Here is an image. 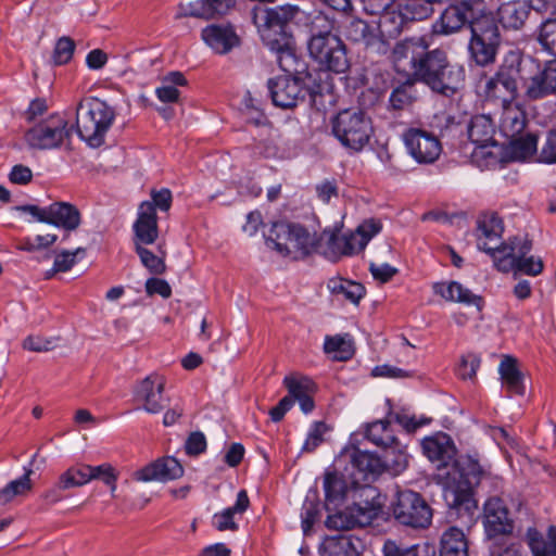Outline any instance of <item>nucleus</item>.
Returning <instances> with one entry per match:
<instances>
[{"mask_svg": "<svg viewBox=\"0 0 556 556\" xmlns=\"http://www.w3.org/2000/svg\"><path fill=\"white\" fill-rule=\"evenodd\" d=\"M465 26L471 31L468 49L472 60L481 66L493 63L501 35L495 17L486 12L484 0H463L447 7L433 29L437 34L450 35Z\"/></svg>", "mask_w": 556, "mask_h": 556, "instance_id": "f257e3e1", "label": "nucleus"}, {"mask_svg": "<svg viewBox=\"0 0 556 556\" xmlns=\"http://www.w3.org/2000/svg\"><path fill=\"white\" fill-rule=\"evenodd\" d=\"M393 55L397 66L401 62L407 61L416 80L443 96H453L465 80L464 67L450 63L445 51L429 50V45L422 37H414L396 43Z\"/></svg>", "mask_w": 556, "mask_h": 556, "instance_id": "f03ea898", "label": "nucleus"}, {"mask_svg": "<svg viewBox=\"0 0 556 556\" xmlns=\"http://www.w3.org/2000/svg\"><path fill=\"white\" fill-rule=\"evenodd\" d=\"M299 13V7L294 4L253 10V22L264 45L276 54L279 67L286 73L299 72L295 42L290 30V24Z\"/></svg>", "mask_w": 556, "mask_h": 556, "instance_id": "7ed1b4c3", "label": "nucleus"}, {"mask_svg": "<svg viewBox=\"0 0 556 556\" xmlns=\"http://www.w3.org/2000/svg\"><path fill=\"white\" fill-rule=\"evenodd\" d=\"M442 477L446 484L445 502L457 513L471 514L477 508L473 498L476 486L480 485L482 490L497 495L504 485L501 477L484 471L479 462L471 456H465L450 476L446 473Z\"/></svg>", "mask_w": 556, "mask_h": 556, "instance_id": "20e7f679", "label": "nucleus"}, {"mask_svg": "<svg viewBox=\"0 0 556 556\" xmlns=\"http://www.w3.org/2000/svg\"><path fill=\"white\" fill-rule=\"evenodd\" d=\"M333 27V20L318 13L312 21L308 52L326 70L344 73L350 66L346 47L341 38L332 33Z\"/></svg>", "mask_w": 556, "mask_h": 556, "instance_id": "39448f33", "label": "nucleus"}, {"mask_svg": "<svg viewBox=\"0 0 556 556\" xmlns=\"http://www.w3.org/2000/svg\"><path fill=\"white\" fill-rule=\"evenodd\" d=\"M115 118L114 110L98 98L83 100L76 109V131L92 148L104 142V137Z\"/></svg>", "mask_w": 556, "mask_h": 556, "instance_id": "423d86ee", "label": "nucleus"}, {"mask_svg": "<svg viewBox=\"0 0 556 556\" xmlns=\"http://www.w3.org/2000/svg\"><path fill=\"white\" fill-rule=\"evenodd\" d=\"M267 241L283 256L293 260L308 256L319 249V239L299 224L275 223L269 230Z\"/></svg>", "mask_w": 556, "mask_h": 556, "instance_id": "0eeeda50", "label": "nucleus"}, {"mask_svg": "<svg viewBox=\"0 0 556 556\" xmlns=\"http://www.w3.org/2000/svg\"><path fill=\"white\" fill-rule=\"evenodd\" d=\"M332 134L346 149L359 152L374 132L371 119L358 109L340 111L331 121Z\"/></svg>", "mask_w": 556, "mask_h": 556, "instance_id": "6e6552de", "label": "nucleus"}, {"mask_svg": "<svg viewBox=\"0 0 556 556\" xmlns=\"http://www.w3.org/2000/svg\"><path fill=\"white\" fill-rule=\"evenodd\" d=\"M364 503H355L344 510L329 515L325 521L329 530L348 531L356 527L369 526L382 511L383 501L376 489L364 490Z\"/></svg>", "mask_w": 556, "mask_h": 556, "instance_id": "1a4fd4ad", "label": "nucleus"}, {"mask_svg": "<svg viewBox=\"0 0 556 556\" xmlns=\"http://www.w3.org/2000/svg\"><path fill=\"white\" fill-rule=\"evenodd\" d=\"M394 519L412 529H426L432 521V509L425 498L412 490H397L391 503Z\"/></svg>", "mask_w": 556, "mask_h": 556, "instance_id": "9d476101", "label": "nucleus"}, {"mask_svg": "<svg viewBox=\"0 0 556 556\" xmlns=\"http://www.w3.org/2000/svg\"><path fill=\"white\" fill-rule=\"evenodd\" d=\"M519 76L516 59L500 66L494 76L480 81L478 89L489 101L500 102L502 106L513 103L517 96V78Z\"/></svg>", "mask_w": 556, "mask_h": 556, "instance_id": "9b49d317", "label": "nucleus"}, {"mask_svg": "<svg viewBox=\"0 0 556 556\" xmlns=\"http://www.w3.org/2000/svg\"><path fill=\"white\" fill-rule=\"evenodd\" d=\"M381 223L376 219L363 222L354 232L337 236L331 233L328 240V251L324 253L332 261L342 255H353L365 249L372 237L381 231Z\"/></svg>", "mask_w": 556, "mask_h": 556, "instance_id": "f8f14e48", "label": "nucleus"}, {"mask_svg": "<svg viewBox=\"0 0 556 556\" xmlns=\"http://www.w3.org/2000/svg\"><path fill=\"white\" fill-rule=\"evenodd\" d=\"M424 455L437 467V478L443 486L445 497L446 484L444 475H451L454 468L465 458L455 459L456 448L451 438L445 433L428 437L421 442Z\"/></svg>", "mask_w": 556, "mask_h": 556, "instance_id": "ddd939ff", "label": "nucleus"}, {"mask_svg": "<svg viewBox=\"0 0 556 556\" xmlns=\"http://www.w3.org/2000/svg\"><path fill=\"white\" fill-rule=\"evenodd\" d=\"M70 134L67 121L61 115L54 114L27 130L25 139L29 147L46 150L60 147Z\"/></svg>", "mask_w": 556, "mask_h": 556, "instance_id": "4468645a", "label": "nucleus"}, {"mask_svg": "<svg viewBox=\"0 0 556 556\" xmlns=\"http://www.w3.org/2000/svg\"><path fill=\"white\" fill-rule=\"evenodd\" d=\"M166 380L163 376L152 372L137 382L134 388V400L139 408L148 414L161 413L168 403L164 395Z\"/></svg>", "mask_w": 556, "mask_h": 556, "instance_id": "2eb2a0df", "label": "nucleus"}, {"mask_svg": "<svg viewBox=\"0 0 556 556\" xmlns=\"http://www.w3.org/2000/svg\"><path fill=\"white\" fill-rule=\"evenodd\" d=\"M403 141L408 154L419 164L434 163L442 152L440 140L422 129L406 130L403 134Z\"/></svg>", "mask_w": 556, "mask_h": 556, "instance_id": "dca6fc26", "label": "nucleus"}, {"mask_svg": "<svg viewBox=\"0 0 556 556\" xmlns=\"http://www.w3.org/2000/svg\"><path fill=\"white\" fill-rule=\"evenodd\" d=\"M268 89L276 106L292 109L304 101L307 89L302 81L289 75L278 76L268 81Z\"/></svg>", "mask_w": 556, "mask_h": 556, "instance_id": "f3484780", "label": "nucleus"}, {"mask_svg": "<svg viewBox=\"0 0 556 556\" xmlns=\"http://www.w3.org/2000/svg\"><path fill=\"white\" fill-rule=\"evenodd\" d=\"M483 525L490 538L511 532L513 521L509 511L498 495H492L485 501Z\"/></svg>", "mask_w": 556, "mask_h": 556, "instance_id": "a211bd4d", "label": "nucleus"}, {"mask_svg": "<svg viewBox=\"0 0 556 556\" xmlns=\"http://www.w3.org/2000/svg\"><path fill=\"white\" fill-rule=\"evenodd\" d=\"M201 38L216 54H227L240 46V37L230 24H210L201 31Z\"/></svg>", "mask_w": 556, "mask_h": 556, "instance_id": "6ab92c4d", "label": "nucleus"}, {"mask_svg": "<svg viewBox=\"0 0 556 556\" xmlns=\"http://www.w3.org/2000/svg\"><path fill=\"white\" fill-rule=\"evenodd\" d=\"M343 34L348 40L362 43L366 49L378 53L386 51V43L378 28L369 26L361 18H350L344 25Z\"/></svg>", "mask_w": 556, "mask_h": 556, "instance_id": "aec40b11", "label": "nucleus"}, {"mask_svg": "<svg viewBox=\"0 0 556 556\" xmlns=\"http://www.w3.org/2000/svg\"><path fill=\"white\" fill-rule=\"evenodd\" d=\"M184 475V467L172 456L160 458L135 472L138 481H169Z\"/></svg>", "mask_w": 556, "mask_h": 556, "instance_id": "412c9836", "label": "nucleus"}, {"mask_svg": "<svg viewBox=\"0 0 556 556\" xmlns=\"http://www.w3.org/2000/svg\"><path fill=\"white\" fill-rule=\"evenodd\" d=\"M134 242L139 244H153L159 237L157 216L150 202H142L138 207V216L134 223Z\"/></svg>", "mask_w": 556, "mask_h": 556, "instance_id": "4be33fe9", "label": "nucleus"}, {"mask_svg": "<svg viewBox=\"0 0 556 556\" xmlns=\"http://www.w3.org/2000/svg\"><path fill=\"white\" fill-rule=\"evenodd\" d=\"M504 231L502 219L495 213H486L478 219V248L484 252L497 250Z\"/></svg>", "mask_w": 556, "mask_h": 556, "instance_id": "5701e85b", "label": "nucleus"}, {"mask_svg": "<svg viewBox=\"0 0 556 556\" xmlns=\"http://www.w3.org/2000/svg\"><path fill=\"white\" fill-rule=\"evenodd\" d=\"M549 94H556V59L546 62L544 68L531 77L526 87V96L530 100Z\"/></svg>", "mask_w": 556, "mask_h": 556, "instance_id": "b1692460", "label": "nucleus"}, {"mask_svg": "<svg viewBox=\"0 0 556 556\" xmlns=\"http://www.w3.org/2000/svg\"><path fill=\"white\" fill-rule=\"evenodd\" d=\"M432 289L435 294L442 296L445 301L473 305L479 311L482 308V298L457 281L435 282Z\"/></svg>", "mask_w": 556, "mask_h": 556, "instance_id": "393cba45", "label": "nucleus"}, {"mask_svg": "<svg viewBox=\"0 0 556 556\" xmlns=\"http://www.w3.org/2000/svg\"><path fill=\"white\" fill-rule=\"evenodd\" d=\"M250 506V500L245 490L237 494L235 504L213 515L212 525L217 531H237L238 523L235 520L236 515H243Z\"/></svg>", "mask_w": 556, "mask_h": 556, "instance_id": "a878e982", "label": "nucleus"}, {"mask_svg": "<svg viewBox=\"0 0 556 556\" xmlns=\"http://www.w3.org/2000/svg\"><path fill=\"white\" fill-rule=\"evenodd\" d=\"M498 372L502 383L510 395H523L525 384L523 376L518 368L517 359L505 355L500 363Z\"/></svg>", "mask_w": 556, "mask_h": 556, "instance_id": "bb28decb", "label": "nucleus"}, {"mask_svg": "<svg viewBox=\"0 0 556 556\" xmlns=\"http://www.w3.org/2000/svg\"><path fill=\"white\" fill-rule=\"evenodd\" d=\"M530 13V5L526 0H514L502 3L497 10L498 21L505 28H520Z\"/></svg>", "mask_w": 556, "mask_h": 556, "instance_id": "cd10ccee", "label": "nucleus"}, {"mask_svg": "<svg viewBox=\"0 0 556 556\" xmlns=\"http://www.w3.org/2000/svg\"><path fill=\"white\" fill-rule=\"evenodd\" d=\"M500 117V131L509 139L522 134L526 127V113L517 104L509 103L502 106Z\"/></svg>", "mask_w": 556, "mask_h": 556, "instance_id": "c85d7f7f", "label": "nucleus"}, {"mask_svg": "<svg viewBox=\"0 0 556 556\" xmlns=\"http://www.w3.org/2000/svg\"><path fill=\"white\" fill-rule=\"evenodd\" d=\"M50 224L68 231L80 225V213L76 206L67 202H55L49 205Z\"/></svg>", "mask_w": 556, "mask_h": 556, "instance_id": "c756f323", "label": "nucleus"}, {"mask_svg": "<svg viewBox=\"0 0 556 556\" xmlns=\"http://www.w3.org/2000/svg\"><path fill=\"white\" fill-rule=\"evenodd\" d=\"M528 545L532 556H556V527L551 526L546 535L540 533L535 528L527 531Z\"/></svg>", "mask_w": 556, "mask_h": 556, "instance_id": "7c9ffc66", "label": "nucleus"}, {"mask_svg": "<svg viewBox=\"0 0 556 556\" xmlns=\"http://www.w3.org/2000/svg\"><path fill=\"white\" fill-rule=\"evenodd\" d=\"M468 138L477 147L493 144L494 125L490 116L481 114L473 116L468 125Z\"/></svg>", "mask_w": 556, "mask_h": 556, "instance_id": "2f4dec72", "label": "nucleus"}, {"mask_svg": "<svg viewBox=\"0 0 556 556\" xmlns=\"http://www.w3.org/2000/svg\"><path fill=\"white\" fill-rule=\"evenodd\" d=\"M351 466L359 475V479L367 480L369 476L383 472L381 457L361 450H354L351 454Z\"/></svg>", "mask_w": 556, "mask_h": 556, "instance_id": "473e14b6", "label": "nucleus"}, {"mask_svg": "<svg viewBox=\"0 0 556 556\" xmlns=\"http://www.w3.org/2000/svg\"><path fill=\"white\" fill-rule=\"evenodd\" d=\"M440 556H468V542L462 529L450 527L442 533Z\"/></svg>", "mask_w": 556, "mask_h": 556, "instance_id": "72a5a7b5", "label": "nucleus"}, {"mask_svg": "<svg viewBox=\"0 0 556 556\" xmlns=\"http://www.w3.org/2000/svg\"><path fill=\"white\" fill-rule=\"evenodd\" d=\"M381 460L383 464V472L395 477L407 468L408 455L405 447L395 441L393 445L384 447Z\"/></svg>", "mask_w": 556, "mask_h": 556, "instance_id": "f704fd0d", "label": "nucleus"}, {"mask_svg": "<svg viewBox=\"0 0 556 556\" xmlns=\"http://www.w3.org/2000/svg\"><path fill=\"white\" fill-rule=\"evenodd\" d=\"M328 289L333 295L341 296L353 304H358L365 295V288L361 283L342 278L330 279Z\"/></svg>", "mask_w": 556, "mask_h": 556, "instance_id": "c9c22d12", "label": "nucleus"}, {"mask_svg": "<svg viewBox=\"0 0 556 556\" xmlns=\"http://www.w3.org/2000/svg\"><path fill=\"white\" fill-rule=\"evenodd\" d=\"M383 556H435V551L427 543L403 546L396 541L387 540L382 546Z\"/></svg>", "mask_w": 556, "mask_h": 556, "instance_id": "e433bc0d", "label": "nucleus"}, {"mask_svg": "<svg viewBox=\"0 0 556 556\" xmlns=\"http://www.w3.org/2000/svg\"><path fill=\"white\" fill-rule=\"evenodd\" d=\"M390 424L389 418L369 424L366 428V438L371 443L383 448L393 445L397 440Z\"/></svg>", "mask_w": 556, "mask_h": 556, "instance_id": "4c0bfd02", "label": "nucleus"}, {"mask_svg": "<svg viewBox=\"0 0 556 556\" xmlns=\"http://www.w3.org/2000/svg\"><path fill=\"white\" fill-rule=\"evenodd\" d=\"M323 556H357V547L351 536L338 534L325 540Z\"/></svg>", "mask_w": 556, "mask_h": 556, "instance_id": "58836bf2", "label": "nucleus"}, {"mask_svg": "<svg viewBox=\"0 0 556 556\" xmlns=\"http://www.w3.org/2000/svg\"><path fill=\"white\" fill-rule=\"evenodd\" d=\"M31 468H25V472L18 479L9 482L3 489L0 490V504L4 505L11 502L16 496L25 495L31 490L30 476L33 475Z\"/></svg>", "mask_w": 556, "mask_h": 556, "instance_id": "ea45409f", "label": "nucleus"}, {"mask_svg": "<svg viewBox=\"0 0 556 556\" xmlns=\"http://www.w3.org/2000/svg\"><path fill=\"white\" fill-rule=\"evenodd\" d=\"M488 253L492 255L498 270L504 273L517 271L518 256L516 247L505 243L498 245L497 250Z\"/></svg>", "mask_w": 556, "mask_h": 556, "instance_id": "a19ab883", "label": "nucleus"}, {"mask_svg": "<svg viewBox=\"0 0 556 556\" xmlns=\"http://www.w3.org/2000/svg\"><path fill=\"white\" fill-rule=\"evenodd\" d=\"M508 140L511 155L517 160H526L536 152L538 138L533 134H527L525 136L521 134Z\"/></svg>", "mask_w": 556, "mask_h": 556, "instance_id": "79ce46f5", "label": "nucleus"}, {"mask_svg": "<svg viewBox=\"0 0 556 556\" xmlns=\"http://www.w3.org/2000/svg\"><path fill=\"white\" fill-rule=\"evenodd\" d=\"M283 386L288 390L287 396L291 397L293 403L307 394H314L316 390L315 383L307 377L287 376Z\"/></svg>", "mask_w": 556, "mask_h": 556, "instance_id": "37998d69", "label": "nucleus"}, {"mask_svg": "<svg viewBox=\"0 0 556 556\" xmlns=\"http://www.w3.org/2000/svg\"><path fill=\"white\" fill-rule=\"evenodd\" d=\"M324 491L326 501L336 503L344 498L346 485L338 473L327 472L324 477Z\"/></svg>", "mask_w": 556, "mask_h": 556, "instance_id": "c03bdc74", "label": "nucleus"}, {"mask_svg": "<svg viewBox=\"0 0 556 556\" xmlns=\"http://www.w3.org/2000/svg\"><path fill=\"white\" fill-rule=\"evenodd\" d=\"M416 99L414 84L407 81L394 88L390 94V105L394 110H405L412 105Z\"/></svg>", "mask_w": 556, "mask_h": 556, "instance_id": "a18cd8bd", "label": "nucleus"}, {"mask_svg": "<svg viewBox=\"0 0 556 556\" xmlns=\"http://www.w3.org/2000/svg\"><path fill=\"white\" fill-rule=\"evenodd\" d=\"M88 476L87 471L84 470V465L72 466L65 470L58 480L59 489L68 490L73 488H79L87 484Z\"/></svg>", "mask_w": 556, "mask_h": 556, "instance_id": "49530a36", "label": "nucleus"}, {"mask_svg": "<svg viewBox=\"0 0 556 556\" xmlns=\"http://www.w3.org/2000/svg\"><path fill=\"white\" fill-rule=\"evenodd\" d=\"M329 427L324 421H314L308 430L302 452H314L324 441Z\"/></svg>", "mask_w": 556, "mask_h": 556, "instance_id": "de8ad7c7", "label": "nucleus"}, {"mask_svg": "<svg viewBox=\"0 0 556 556\" xmlns=\"http://www.w3.org/2000/svg\"><path fill=\"white\" fill-rule=\"evenodd\" d=\"M538 39L546 51L556 56V18H548L541 24Z\"/></svg>", "mask_w": 556, "mask_h": 556, "instance_id": "09e8293b", "label": "nucleus"}, {"mask_svg": "<svg viewBox=\"0 0 556 556\" xmlns=\"http://www.w3.org/2000/svg\"><path fill=\"white\" fill-rule=\"evenodd\" d=\"M75 51V42L67 36L61 37L53 49L52 62L54 65H63L68 63Z\"/></svg>", "mask_w": 556, "mask_h": 556, "instance_id": "8fccbe9b", "label": "nucleus"}, {"mask_svg": "<svg viewBox=\"0 0 556 556\" xmlns=\"http://www.w3.org/2000/svg\"><path fill=\"white\" fill-rule=\"evenodd\" d=\"M390 421H395L401 425L407 432H413L416 429L428 425L430 422L429 418L421 417L419 419L414 415H409L406 410L402 409L400 412H390L388 415Z\"/></svg>", "mask_w": 556, "mask_h": 556, "instance_id": "3c124183", "label": "nucleus"}, {"mask_svg": "<svg viewBox=\"0 0 556 556\" xmlns=\"http://www.w3.org/2000/svg\"><path fill=\"white\" fill-rule=\"evenodd\" d=\"M187 16L211 20L208 10L206 8L204 0H195L189 3H179L177 8V12L175 14L176 18H182Z\"/></svg>", "mask_w": 556, "mask_h": 556, "instance_id": "603ef678", "label": "nucleus"}, {"mask_svg": "<svg viewBox=\"0 0 556 556\" xmlns=\"http://www.w3.org/2000/svg\"><path fill=\"white\" fill-rule=\"evenodd\" d=\"M324 349L326 353H334L339 359H346L353 353L350 342L340 336L326 337Z\"/></svg>", "mask_w": 556, "mask_h": 556, "instance_id": "864d4df0", "label": "nucleus"}, {"mask_svg": "<svg viewBox=\"0 0 556 556\" xmlns=\"http://www.w3.org/2000/svg\"><path fill=\"white\" fill-rule=\"evenodd\" d=\"M143 244L135 245L136 252L140 257L142 265L149 269L152 274H162L165 271V263L162 257H159L150 250L142 247Z\"/></svg>", "mask_w": 556, "mask_h": 556, "instance_id": "5fc2aeb1", "label": "nucleus"}, {"mask_svg": "<svg viewBox=\"0 0 556 556\" xmlns=\"http://www.w3.org/2000/svg\"><path fill=\"white\" fill-rule=\"evenodd\" d=\"M84 470L87 471L89 482L92 480H101L103 483H113V480L117 479L115 469L108 463L99 466L84 464Z\"/></svg>", "mask_w": 556, "mask_h": 556, "instance_id": "6e6d98bb", "label": "nucleus"}, {"mask_svg": "<svg viewBox=\"0 0 556 556\" xmlns=\"http://www.w3.org/2000/svg\"><path fill=\"white\" fill-rule=\"evenodd\" d=\"M22 346L24 350L30 352H49L56 346V339L45 338L39 334H29L23 340Z\"/></svg>", "mask_w": 556, "mask_h": 556, "instance_id": "4d7b16f0", "label": "nucleus"}, {"mask_svg": "<svg viewBox=\"0 0 556 556\" xmlns=\"http://www.w3.org/2000/svg\"><path fill=\"white\" fill-rule=\"evenodd\" d=\"M84 254H85L84 248H78L73 252L63 251L62 253H60L55 256L52 271L53 273L68 271L76 263L75 257L77 255H84Z\"/></svg>", "mask_w": 556, "mask_h": 556, "instance_id": "13d9d810", "label": "nucleus"}, {"mask_svg": "<svg viewBox=\"0 0 556 556\" xmlns=\"http://www.w3.org/2000/svg\"><path fill=\"white\" fill-rule=\"evenodd\" d=\"M319 513L318 504L314 501H305L301 509L302 529L305 534L312 529Z\"/></svg>", "mask_w": 556, "mask_h": 556, "instance_id": "bf43d9fd", "label": "nucleus"}, {"mask_svg": "<svg viewBox=\"0 0 556 556\" xmlns=\"http://www.w3.org/2000/svg\"><path fill=\"white\" fill-rule=\"evenodd\" d=\"M479 365L480 359L476 355L469 354L462 357L456 372L462 379H472L476 376Z\"/></svg>", "mask_w": 556, "mask_h": 556, "instance_id": "052dcab7", "label": "nucleus"}, {"mask_svg": "<svg viewBox=\"0 0 556 556\" xmlns=\"http://www.w3.org/2000/svg\"><path fill=\"white\" fill-rule=\"evenodd\" d=\"M539 160L540 162L546 164L556 163V129L548 132L542 147Z\"/></svg>", "mask_w": 556, "mask_h": 556, "instance_id": "680f3d73", "label": "nucleus"}, {"mask_svg": "<svg viewBox=\"0 0 556 556\" xmlns=\"http://www.w3.org/2000/svg\"><path fill=\"white\" fill-rule=\"evenodd\" d=\"M185 448L188 455H199L203 453L206 450L205 435L200 431L190 433L185 443Z\"/></svg>", "mask_w": 556, "mask_h": 556, "instance_id": "e2e57ef3", "label": "nucleus"}, {"mask_svg": "<svg viewBox=\"0 0 556 556\" xmlns=\"http://www.w3.org/2000/svg\"><path fill=\"white\" fill-rule=\"evenodd\" d=\"M146 292L149 295L159 294L168 299L172 295V288L166 280L153 277L146 281Z\"/></svg>", "mask_w": 556, "mask_h": 556, "instance_id": "0e129e2a", "label": "nucleus"}, {"mask_svg": "<svg viewBox=\"0 0 556 556\" xmlns=\"http://www.w3.org/2000/svg\"><path fill=\"white\" fill-rule=\"evenodd\" d=\"M543 270V262L541 258L533 256L518 257L517 271L530 276H536Z\"/></svg>", "mask_w": 556, "mask_h": 556, "instance_id": "69168bd1", "label": "nucleus"}, {"mask_svg": "<svg viewBox=\"0 0 556 556\" xmlns=\"http://www.w3.org/2000/svg\"><path fill=\"white\" fill-rule=\"evenodd\" d=\"M172 200V192L168 189L164 188L159 191L152 190L151 201L149 202L153 204V208L155 212L156 208L166 212L170 208Z\"/></svg>", "mask_w": 556, "mask_h": 556, "instance_id": "338daca9", "label": "nucleus"}, {"mask_svg": "<svg viewBox=\"0 0 556 556\" xmlns=\"http://www.w3.org/2000/svg\"><path fill=\"white\" fill-rule=\"evenodd\" d=\"M211 18L227 14L236 4V0H204Z\"/></svg>", "mask_w": 556, "mask_h": 556, "instance_id": "774afa93", "label": "nucleus"}]
</instances>
